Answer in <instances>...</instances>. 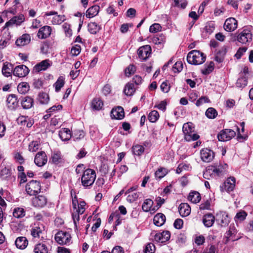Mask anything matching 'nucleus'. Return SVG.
Here are the masks:
<instances>
[{
	"label": "nucleus",
	"instance_id": "obj_1",
	"mask_svg": "<svg viewBox=\"0 0 253 253\" xmlns=\"http://www.w3.org/2000/svg\"><path fill=\"white\" fill-rule=\"evenodd\" d=\"M252 29V26H248L238 30L236 34L237 41L242 44L249 45L253 40Z\"/></svg>",
	"mask_w": 253,
	"mask_h": 253
},
{
	"label": "nucleus",
	"instance_id": "obj_2",
	"mask_svg": "<svg viewBox=\"0 0 253 253\" xmlns=\"http://www.w3.org/2000/svg\"><path fill=\"white\" fill-rule=\"evenodd\" d=\"M206 56L199 50H193L188 53L187 56V62L193 65H200L203 63Z\"/></svg>",
	"mask_w": 253,
	"mask_h": 253
},
{
	"label": "nucleus",
	"instance_id": "obj_3",
	"mask_svg": "<svg viewBox=\"0 0 253 253\" xmlns=\"http://www.w3.org/2000/svg\"><path fill=\"white\" fill-rule=\"evenodd\" d=\"M185 139L187 141H194L199 138V136L194 132V127L191 123H185L182 127Z\"/></svg>",
	"mask_w": 253,
	"mask_h": 253
},
{
	"label": "nucleus",
	"instance_id": "obj_4",
	"mask_svg": "<svg viewBox=\"0 0 253 253\" xmlns=\"http://www.w3.org/2000/svg\"><path fill=\"white\" fill-rule=\"evenodd\" d=\"M71 238V235L68 232L62 231L58 232L55 236V240L59 244L61 245L69 244Z\"/></svg>",
	"mask_w": 253,
	"mask_h": 253
},
{
	"label": "nucleus",
	"instance_id": "obj_5",
	"mask_svg": "<svg viewBox=\"0 0 253 253\" xmlns=\"http://www.w3.org/2000/svg\"><path fill=\"white\" fill-rule=\"evenodd\" d=\"M41 190L39 182L36 180H31L26 186L27 193L31 195H36Z\"/></svg>",
	"mask_w": 253,
	"mask_h": 253
},
{
	"label": "nucleus",
	"instance_id": "obj_6",
	"mask_svg": "<svg viewBox=\"0 0 253 253\" xmlns=\"http://www.w3.org/2000/svg\"><path fill=\"white\" fill-rule=\"evenodd\" d=\"M151 47L149 45H145L140 47L137 50L138 57L142 61L146 60L151 54Z\"/></svg>",
	"mask_w": 253,
	"mask_h": 253
},
{
	"label": "nucleus",
	"instance_id": "obj_7",
	"mask_svg": "<svg viewBox=\"0 0 253 253\" xmlns=\"http://www.w3.org/2000/svg\"><path fill=\"white\" fill-rule=\"evenodd\" d=\"M235 135L236 132L233 130L225 129L218 134L217 138L220 141H227L231 139Z\"/></svg>",
	"mask_w": 253,
	"mask_h": 253
},
{
	"label": "nucleus",
	"instance_id": "obj_8",
	"mask_svg": "<svg viewBox=\"0 0 253 253\" xmlns=\"http://www.w3.org/2000/svg\"><path fill=\"white\" fill-rule=\"evenodd\" d=\"M235 178L233 176H230L226 179L222 185H220V191L221 192L226 191L228 192L232 191L235 188Z\"/></svg>",
	"mask_w": 253,
	"mask_h": 253
},
{
	"label": "nucleus",
	"instance_id": "obj_9",
	"mask_svg": "<svg viewBox=\"0 0 253 253\" xmlns=\"http://www.w3.org/2000/svg\"><path fill=\"white\" fill-rule=\"evenodd\" d=\"M201 160L206 163L211 162L214 158V153L208 148H203L200 151Z\"/></svg>",
	"mask_w": 253,
	"mask_h": 253
},
{
	"label": "nucleus",
	"instance_id": "obj_10",
	"mask_svg": "<svg viewBox=\"0 0 253 253\" xmlns=\"http://www.w3.org/2000/svg\"><path fill=\"white\" fill-rule=\"evenodd\" d=\"M6 106L10 110H14L18 106V101L17 96L13 94L9 95L6 99Z\"/></svg>",
	"mask_w": 253,
	"mask_h": 253
},
{
	"label": "nucleus",
	"instance_id": "obj_11",
	"mask_svg": "<svg viewBox=\"0 0 253 253\" xmlns=\"http://www.w3.org/2000/svg\"><path fill=\"white\" fill-rule=\"evenodd\" d=\"M238 22L234 18L227 19L224 24V28L227 32H232L237 28Z\"/></svg>",
	"mask_w": 253,
	"mask_h": 253
},
{
	"label": "nucleus",
	"instance_id": "obj_12",
	"mask_svg": "<svg viewBox=\"0 0 253 253\" xmlns=\"http://www.w3.org/2000/svg\"><path fill=\"white\" fill-rule=\"evenodd\" d=\"M29 73V69L24 65H21L16 66L14 69L13 72V74L14 76L19 78L25 77Z\"/></svg>",
	"mask_w": 253,
	"mask_h": 253
},
{
	"label": "nucleus",
	"instance_id": "obj_13",
	"mask_svg": "<svg viewBox=\"0 0 253 253\" xmlns=\"http://www.w3.org/2000/svg\"><path fill=\"white\" fill-rule=\"evenodd\" d=\"M47 161V158L44 151L39 152L35 157L34 162L39 167L44 166Z\"/></svg>",
	"mask_w": 253,
	"mask_h": 253
},
{
	"label": "nucleus",
	"instance_id": "obj_14",
	"mask_svg": "<svg viewBox=\"0 0 253 253\" xmlns=\"http://www.w3.org/2000/svg\"><path fill=\"white\" fill-rule=\"evenodd\" d=\"M170 237V232L164 231L161 233H157L154 236V240L159 243H165L168 241Z\"/></svg>",
	"mask_w": 253,
	"mask_h": 253
},
{
	"label": "nucleus",
	"instance_id": "obj_15",
	"mask_svg": "<svg viewBox=\"0 0 253 253\" xmlns=\"http://www.w3.org/2000/svg\"><path fill=\"white\" fill-rule=\"evenodd\" d=\"M51 28L49 26H44L41 28L38 32L37 36L40 39H45L51 35Z\"/></svg>",
	"mask_w": 253,
	"mask_h": 253
},
{
	"label": "nucleus",
	"instance_id": "obj_16",
	"mask_svg": "<svg viewBox=\"0 0 253 253\" xmlns=\"http://www.w3.org/2000/svg\"><path fill=\"white\" fill-rule=\"evenodd\" d=\"M110 115L112 119L122 120L125 117L124 109L120 106L113 108L111 112Z\"/></svg>",
	"mask_w": 253,
	"mask_h": 253
},
{
	"label": "nucleus",
	"instance_id": "obj_17",
	"mask_svg": "<svg viewBox=\"0 0 253 253\" xmlns=\"http://www.w3.org/2000/svg\"><path fill=\"white\" fill-rule=\"evenodd\" d=\"M47 203L46 198L42 195L36 197L32 199V204L34 206L38 208H42L45 206Z\"/></svg>",
	"mask_w": 253,
	"mask_h": 253
},
{
	"label": "nucleus",
	"instance_id": "obj_18",
	"mask_svg": "<svg viewBox=\"0 0 253 253\" xmlns=\"http://www.w3.org/2000/svg\"><path fill=\"white\" fill-rule=\"evenodd\" d=\"M24 21V16L23 14H20L12 17L10 20H9L5 23V26L8 27L13 25L19 26Z\"/></svg>",
	"mask_w": 253,
	"mask_h": 253
},
{
	"label": "nucleus",
	"instance_id": "obj_19",
	"mask_svg": "<svg viewBox=\"0 0 253 253\" xmlns=\"http://www.w3.org/2000/svg\"><path fill=\"white\" fill-rule=\"evenodd\" d=\"M217 220L219 222L221 226L228 225L230 222L229 217L225 212H220L217 214Z\"/></svg>",
	"mask_w": 253,
	"mask_h": 253
},
{
	"label": "nucleus",
	"instance_id": "obj_20",
	"mask_svg": "<svg viewBox=\"0 0 253 253\" xmlns=\"http://www.w3.org/2000/svg\"><path fill=\"white\" fill-rule=\"evenodd\" d=\"M202 221L206 227H211L214 222L215 217L212 213H208L203 215Z\"/></svg>",
	"mask_w": 253,
	"mask_h": 253
},
{
	"label": "nucleus",
	"instance_id": "obj_21",
	"mask_svg": "<svg viewBox=\"0 0 253 253\" xmlns=\"http://www.w3.org/2000/svg\"><path fill=\"white\" fill-rule=\"evenodd\" d=\"M96 178V175H82L81 180L82 184L84 187L92 185Z\"/></svg>",
	"mask_w": 253,
	"mask_h": 253
},
{
	"label": "nucleus",
	"instance_id": "obj_22",
	"mask_svg": "<svg viewBox=\"0 0 253 253\" xmlns=\"http://www.w3.org/2000/svg\"><path fill=\"white\" fill-rule=\"evenodd\" d=\"M99 10V6L94 5L87 9L85 12V16L87 18H93L98 14Z\"/></svg>",
	"mask_w": 253,
	"mask_h": 253
},
{
	"label": "nucleus",
	"instance_id": "obj_23",
	"mask_svg": "<svg viewBox=\"0 0 253 253\" xmlns=\"http://www.w3.org/2000/svg\"><path fill=\"white\" fill-rule=\"evenodd\" d=\"M178 211L181 216L186 217L190 213L191 208L188 204L183 203L179 205Z\"/></svg>",
	"mask_w": 253,
	"mask_h": 253
},
{
	"label": "nucleus",
	"instance_id": "obj_24",
	"mask_svg": "<svg viewBox=\"0 0 253 253\" xmlns=\"http://www.w3.org/2000/svg\"><path fill=\"white\" fill-rule=\"evenodd\" d=\"M13 70V65L11 63L6 62L3 65L2 73L5 77H9L11 76Z\"/></svg>",
	"mask_w": 253,
	"mask_h": 253
},
{
	"label": "nucleus",
	"instance_id": "obj_25",
	"mask_svg": "<svg viewBox=\"0 0 253 253\" xmlns=\"http://www.w3.org/2000/svg\"><path fill=\"white\" fill-rule=\"evenodd\" d=\"M49 61L48 60H44L36 65L34 67V70L37 72H39L41 71L46 70L48 67L50 66V64L49 63Z\"/></svg>",
	"mask_w": 253,
	"mask_h": 253
},
{
	"label": "nucleus",
	"instance_id": "obj_26",
	"mask_svg": "<svg viewBox=\"0 0 253 253\" xmlns=\"http://www.w3.org/2000/svg\"><path fill=\"white\" fill-rule=\"evenodd\" d=\"M166 216L162 213H158L153 218V222L154 224L157 226H162L166 221Z\"/></svg>",
	"mask_w": 253,
	"mask_h": 253
},
{
	"label": "nucleus",
	"instance_id": "obj_27",
	"mask_svg": "<svg viewBox=\"0 0 253 253\" xmlns=\"http://www.w3.org/2000/svg\"><path fill=\"white\" fill-rule=\"evenodd\" d=\"M15 244L17 248L23 250L27 246L28 241L25 237H19L16 239Z\"/></svg>",
	"mask_w": 253,
	"mask_h": 253
},
{
	"label": "nucleus",
	"instance_id": "obj_28",
	"mask_svg": "<svg viewBox=\"0 0 253 253\" xmlns=\"http://www.w3.org/2000/svg\"><path fill=\"white\" fill-rule=\"evenodd\" d=\"M34 103V99L29 96H25L21 101V104L23 109H28L31 108Z\"/></svg>",
	"mask_w": 253,
	"mask_h": 253
},
{
	"label": "nucleus",
	"instance_id": "obj_29",
	"mask_svg": "<svg viewBox=\"0 0 253 253\" xmlns=\"http://www.w3.org/2000/svg\"><path fill=\"white\" fill-rule=\"evenodd\" d=\"M59 136L62 141L69 140L71 137V133L69 129L62 128L59 131Z\"/></svg>",
	"mask_w": 253,
	"mask_h": 253
},
{
	"label": "nucleus",
	"instance_id": "obj_30",
	"mask_svg": "<svg viewBox=\"0 0 253 253\" xmlns=\"http://www.w3.org/2000/svg\"><path fill=\"white\" fill-rule=\"evenodd\" d=\"M76 171L77 174H95L94 170L90 169H86L83 164H79L76 169Z\"/></svg>",
	"mask_w": 253,
	"mask_h": 253
},
{
	"label": "nucleus",
	"instance_id": "obj_31",
	"mask_svg": "<svg viewBox=\"0 0 253 253\" xmlns=\"http://www.w3.org/2000/svg\"><path fill=\"white\" fill-rule=\"evenodd\" d=\"M31 38L29 34H24L16 41V44L18 46H24L29 43Z\"/></svg>",
	"mask_w": 253,
	"mask_h": 253
},
{
	"label": "nucleus",
	"instance_id": "obj_32",
	"mask_svg": "<svg viewBox=\"0 0 253 253\" xmlns=\"http://www.w3.org/2000/svg\"><path fill=\"white\" fill-rule=\"evenodd\" d=\"M37 100L41 104L45 105L48 103L49 97L47 93L42 92L39 93Z\"/></svg>",
	"mask_w": 253,
	"mask_h": 253
},
{
	"label": "nucleus",
	"instance_id": "obj_33",
	"mask_svg": "<svg viewBox=\"0 0 253 253\" xmlns=\"http://www.w3.org/2000/svg\"><path fill=\"white\" fill-rule=\"evenodd\" d=\"M88 31L91 34H96L101 29V27L95 22H90L88 24Z\"/></svg>",
	"mask_w": 253,
	"mask_h": 253
},
{
	"label": "nucleus",
	"instance_id": "obj_34",
	"mask_svg": "<svg viewBox=\"0 0 253 253\" xmlns=\"http://www.w3.org/2000/svg\"><path fill=\"white\" fill-rule=\"evenodd\" d=\"M188 199L193 203H197L201 200V196L197 191L191 192L188 196Z\"/></svg>",
	"mask_w": 253,
	"mask_h": 253
},
{
	"label": "nucleus",
	"instance_id": "obj_35",
	"mask_svg": "<svg viewBox=\"0 0 253 253\" xmlns=\"http://www.w3.org/2000/svg\"><path fill=\"white\" fill-rule=\"evenodd\" d=\"M35 253H48V249L47 246L43 243L37 244L34 248Z\"/></svg>",
	"mask_w": 253,
	"mask_h": 253
},
{
	"label": "nucleus",
	"instance_id": "obj_36",
	"mask_svg": "<svg viewBox=\"0 0 253 253\" xmlns=\"http://www.w3.org/2000/svg\"><path fill=\"white\" fill-rule=\"evenodd\" d=\"M135 91V88L134 87V85L131 83H127L124 89V92L127 96L132 95Z\"/></svg>",
	"mask_w": 253,
	"mask_h": 253
},
{
	"label": "nucleus",
	"instance_id": "obj_37",
	"mask_svg": "<svg viewBox=\"0 0 253 253\" xmlns=\"http://www.w3.org/2000/svg\"><path fill=\"white\" fill-rule=\"evenodd\" d=\"M103 106V103L100 98H95L92 101L91 107L94 110H99L102 109Z\"/></svg>",
	"mask_w": 253,
	"mask_h": 253
},
{
	"label": "nucleus",
	"instance_id": "obj_38",
	"mask_svg": "<svg viewBox=\"0 0 253 253\" xmlns=\"http://www.w3.org/2000/svg\"><path fill=\"white\" fill-rule=\"evenodd\" d=\"M65 84V78L63 76H60L57 81L54 83L53 86L55 87L56 92H59Z\"/></svg>",
	"mask_w": 253,
	"mask_h": 253
},
{
	"label": "nucleus",
	"instance_id": "obj_39",
	"mask_svg": "<svg viewBox=\"0 0 253 253\" xmlns=\"http://www.w3.org/2000/svg\"><path fill=\"white\" fill-rule=\"evenodd\" d=\"M13 215L17 218H20L25 215V211L21 207L15 208L13 211Z\"/></svg>",
	"mask_w": 253,
	"mask_h": 253
},
{
	"label": "nucleus",
	"instance_id": "obj_40",
	"mask_svg": "<svg viewBox=\"0 0 253 253\" xmlns=\"http://www.w3.org/2000/svg\"><path fill=\"white\" fill-rule=\"evenodd\" d=\"M29 85L28 83L22 82L20 83L17 86V90L21 94H25L29 90Z\"/></svg>",
	"mask_w": 253,
	"mask_h": 253
},
{
	"label": "nucleus",
	"instance_id": "obj_41",
	"mask_svg": "<svg viewBox=\"0 0 253 253\" xmlns=\"http://www.w3.org/2000/svg\"><path fill=\"white\" fill-rule=\"evenodd\" d=\"M153 204V201L152 200L149 199H146L142 204V209L145 212L150 211Z\"/></svg>",
	"mask_w": 253,
	"mask_h": 253
},
{
	"label": "nucleus",
	"instance_id": "obj_42",
	"mask_svg": "<svg viewBox=\"0 0 253 253\" xmlns=\"http://www.w3.org/2000/svg\"><path fill=\"white\" fill-rule=\"evenodd\" d=\"M132 149L133 154L137 156L141 155L144 151V147L138 144L133 146Z\"/></svg>",
	"mask_w": 253,
	"mask_h": 253
},
{
	"label": "nucleus",
	"instance_id": "obj_43",
	"mask_svg": "<svg viewBox=\"0 0 253 253\" xmlns=\"http://www.w3.org/2000/svg\"><path fill=\"white\" fill-rule=\"evenodd\" d=\"M206 115L209 119H214L217 116V112L214 108L210 107L207 110Z\"/></svg>",
	"mask_w": 253,
	"mask_h": 253
},
{
	"label": "nucleus",
	"instance_id": "obj_44",
	"mask_svg": "<svg viewBox=\"0 0 253 253\" xmlns=\"http://www.w3.org/2000/svg\"><path fill=\"white\" fill-rule=\"evenodd\" d=\"M235 233H236V231L235 230V229H234L233 228H232L230 227L229 230L226 233V237L227 238L226 242H228L229 241H230V240L232 241H235L239 239V238H235L233 237V236Z\"/></svg>",
	"mask_w": 253,
	"mask_h": 253
},
{
	"label": "nucleus",
	"instance_id": "obj_45",
	"mask_svg": "<svg viewBox=\"0 0 253 253\" xmlns=\"http://www.w3.org/2000/svg\"><path fill=\"white\" fill-rule=\"evenodd\" d=\"M66 20L64 15L56 14L52 20V23L54 25L60 24Z\"/></svg>",
	"mask_w": 253,
	"mask_h": 253
},
{
	"label": "nucleus",
	"instance_id": "obj_46",
	"mask_svg": "<svg viewBox=\"0 0 253 253\" xmlns=\"http://www.w3.org/2000/svg\"><path fill=\"white\" fill-rule=\"evenodd\" d=\"M191 169V167L189 164L184 163L180 164L176 169V172L179 173L182 172L189 171Z\"/></svg>",
	"mask_w": 253,
	"mask_h": 253
},
{
	"label": "nucleus",
	"instance_id": "obj_47",
	"mask_svg": "<svg viewBox=\"0 0 253 253\" xmlns=\"http://www.w3.org/2000/svg\"><path fill=\"white\" fill-rule=\"evenodd\" d=\"M159 117V113L156 110H153L149 113L148 118L150 122L155 123L158 120Z\"/></svg>",
	"mask_w": 253,
	"mask_h": 253
},
{
	"label": "nucleus",
	"instance_id": "obj_48",
	"mask_svg": "<svg viewBox=\"0 0 253 253\" xmlns=\"http://www.w3.org/2000/svg\"><path fill=\"white\" fill-rule=\"evenodd\" d=\"M248 83L247 79L246 77L239 78L236 83V86L239 88H244Z\"/></svg>",
	"mask_w": 253,
	"mask_h": 253
},
{
	"label": "nucleus",
	"instance_id": "obj_49",
	"mask_svg": "<svg viewBox=\"0 0 253 253\" xmlns=\"http://www.w3.org/2000/svg\"><path fill=\"white\" fill-rule=\"evenodd\" d=\"M40 145V143L37 141L31 142L29 145V151L32 152L37 151L39 148Z\"/></svg>",
	"mask_w": 253,
	"mask_h": 253
},
{
	"label": "nucleus",
	"instance_id": "obj_50",
	"mask_svg": "<svg viewBox=\"0 0 253 253\" xmlns=\"http://www.w3.org/2000/svg\"><path fill=\"white\" fill-rule=\"evenodd\" d=\"M52 162L54 164H57L60 162L61 153L59 152H54L51 156Z\"/></svg>",
	"mask_w": 253,
	"mask_h": 253
},
{
	"label": "nucleus",
	"instance_id": "obj_51",
	"mask_svg": "<svg viewBox=\"0 0 253 253\" xmlns=\"http://www.w3.org/2000/svg\"><path fill=\"white\" fill-rule=\"evenodd\" d=\"M42 229L39 226H35L31 229V235L34 238L39 237L42 232Z\"/></svg>",
	"mask_w": 253,
	"mask_h": 253
},
{
	"label": "nucleus",
	"instance_id": "obj_52",
	"mask_svg": "<svg viewBox=\"0 0 253 253\" xmlns=\"http://www.w3.org/2000/svg\"><path fill=\"white\" fill-rule=\"evenodd\" d=\"M228 165L226 164H223L216 167V174L223 173L227 172Z\"/></svg>",
	"mask_w": 253,
	"mask_h": 253
},
{
	"label": "nucleus",
	"instance_id": "obj_53",
	"mask_svg": "<svg viewBox=\"0 0 253 253\" xmlns=\"http://www.w3.org/2000/svg\"><path fill=\"white\" fill-rule=\"evenodd\" d=\"M85 205L86 203L84 201H81L77 206V209L75 210H77L79 213L83 214L85 211Z\"/></svg>",
	"mask_w": 253,
	"mask_h": 253
},
{
	"label": "nucleus",
	"instance_id": "obj_54",
	"mask_svg": "<svg viewBox=\"0 0 253 253\" xmlns=\"http://www.w3.org/2000/svg\"><path fill=\"white\" fill-rule=\"evenodd\" d=\"M225 52L224 50H219L218 51L215 56V60L218 63H221L224 59V56Z\"/></svg>",
	"mask_w": 253,
	"mask_h": 253
},
{
	"label": "nucleus",
	"instance_id": "obj_55",
	"mask_svg": "<svg viewBox=\"0 0 253 253\" xmlns=\"http://www.w3.org/2000/svg\"><path fill=\"white\" fill-rule=\"evenodd\" d=\"M183 69V64L181 61L176 62L173 66L172 70L174 73H179Z\"/></svg>",
	"mask_w": 253,
	"mask_h": 253
},
{
	"label": "nucleus",
	"instance_id": "obj_56",
	"mask_svg": "<svg viewBox=\"0 0 253 253\" xmlns=\"http://www.w3.org/2000/svg\"><path fill=\"white\" fill-rule=\"evenodd\" d=\"M214 64L213 62H211L207 68L202 70V73L204 75H208L211 73L214 69Z\"/></svg>",
	"mask_w": 253,
	"mask_h": 253
},
{
	"label": "nucleus",
	"instance_id": "obj_57",
	"mask_svg": "<svg viewBox=\"0 0 253 253\" xmlns=\"http://www.w3.org/2000/svg\"><path fill=\"white\" fill-rule=\"evenodd\" d=\"M14 158L15 160L20 164H22L25 162V159L19 152H15L14 154Z\"/></svg>",
	"mask_w": 253,
	"mask_h": 253
},
{
	"label": "nucleus",
	"instance_id": "obj_58",
	"mask_svg": "<svg viewBox=\"0 0 253 253\" xmlns=\"http://www.w3.org/2000/svg\"><path fill=\"white\" fill-rule=\"evenodd\" d=\"M247 215V213L245 211H242L236 214L235 220L242 221L246 218Z\"/></svg>",
	"mask_w": 253,
	"mask_h": 253
},
{
	"label": "nucleus",
	"instance_id": "obj_59",
	"mask_svg": "<svg viewBox=\"0 0 253 253\" xmlns=\"http://www.w3.org/2000/svg\"><path fill=\"white\" fill-rule=\"evenodd\" d=\"M80 214H81L79 213L77 210L72 213V218L74 221L75 228L76 229H77V222H78L80 220Z\"/></svg>",
	"mask_w": 253,
	"mask_h": 253
},
{
	"label": "nucleus",
	"instance_id": "obj_60",
	"mask_svg": "<svg viewBox=\"0 0 253 253\" xmlns=\"http://www.w3.org/2000/svg\"><path fill=\"white\" fill-rule=\"evenodd\" d=\"M161 25L158 23H154L152 24L149 28V31L152 33H155L161 29Z\"/></svg>",
	"mask_w": 253,
	"mask_h": 253
},
{
	"label": "nucleus",
	"instance_id": "obj_61",
	"mask_svg": "<svg viewBox=\"0 0 253 253\" xmlns=\"http://www.w3.org/2000/svg\"><path fill=\"white\" fill-rule=\"evenodd\" d=\"M155 250V247L153 244L148 243L144 249L145 253H154Z\"/></svg>",
	"mask_w": 253,
	"mask_h": 253
},
{
	"label": "nucleus",
	"instance_id": "obj_62",
	"mask_svg": "<svg viewBox=\"0 0 253 253\" xmlns=\"http://www.w3.org/2000/svg\"><path fill=\"white\" fill-rule=\"evenodd\" d=\"M210 100L207 96H202L196 102V105L197 106H200L205 103H209Z\"/></svg>",
	"mask_w": 253,
	"mask_h": 253
},
{
	"label": "nucleus",
	"instance_id": "obj_63",
	"mask_svg": "<svg viewBox=\"0 0 253 253\" xmlns=\"http://www.w3.org/2000/svg\"><path fill=\"white\" fill-rule=\"evenodd\" d=\"M81 47L79 45H76L72 47L71 50V54L73 56H77L79 55L81 52Z\"/></svg>",
	"mask_w": 253,
	"mask_h": 253
},
{
	"label": "nucleus",
	"instance_id": "obj_64",
	"mask_svg": "<svg viewBox=\"0 0 253 253\" xmlns=\"http://www.w3.org/2000/svg\"><path fill=\"white\" fill-rule=\"evenodd\" d=\"M135 71V67L132 65L128 66L125 70V74L126 76L129 77Z\"/></svg>",
	"mask_w": 253,
	"mask_h": 253
}]
</instances>
